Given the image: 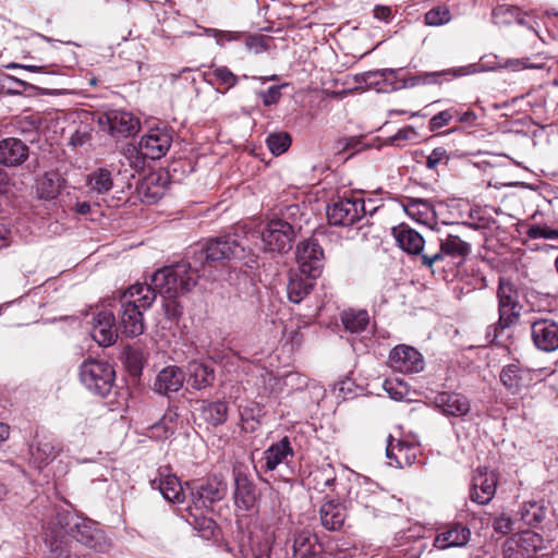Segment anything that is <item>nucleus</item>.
Here are the masks:
<instances>
[{
  "instance_id": "obj_1",
  "label": "nucleus",
  "mask_w": 558,
  "mask_h": 558,
  "mask_svg": "<svg viewBox=\"0 0 558 558\" xmlns=\"http://www.w3.org/2000/svg\"><path fill=\"white\" fill-rule=\"evenodd\" d=\"M155 302L151 287L135 283L123 291L118 300L120 328L126 337H137L145 330L143 314Z\"/></svg>"
},
{
  "instance_id": "obj_2",
  "label": "nucleus",
  "mask_w": 558,
  "mask_h": 558,
  "mask_svg": "<svg viewBox=\"0 0 558 558\" xmlns=\"http://www.w3.org/2000/svg\"><path fill=\"white\" fill-rule=\"evenodd\" d=\"M197 272L190 263L180 262L156 270L150 283L145 286L151 287L155 298L160 294L165 299L174 300L192 291L197 283Z\"/></svg>"
},
{
  "instance_id": "obj_3",
  "label": "nucleus",
  "mask_w": 558,
  "mask_h": 558,
  "mask_svg": "<svg viewBox=\"0 0 558 558\" xmlns=\"http://www.w3.org/2000/svg\"><path fill=\"white\" fill-rule=\"evenodd\" d=\"M243 233L244 240L252 244L262 241L264 244H289L296 235L295 228L281 219H272L268 222H259L254 226L236 227L235 238H213L207 244H240L239 234Z\"/></svg>"
},
{
  "instance_id": "obj_4",
  "label": "nucleus",
  "mask_w": 558,
  "mask_h": 558,
  "mask_svg": "<svg viewBox=\"0 0 558 558\" xmlns=\"http://www.w3.org/2000/svg\"><path fill=\"white\" fill-rule=\"evenodd\" d=\"M114 378V369L108 362L88 360L80 366L81 383L96 396L106 397L113 387Z\"/></svg>"
},
{
  "instance_id": "obj_5",
  "label": "nucleus",
  "mask_w": 558,
  "mask_h": 558,
  "mask_svg": "<svg viewBox=\"0 0 558 558\" xmlns=\"http://www.w3.org/2000/svg\"><path fill=\"white\" fill-rule=\"evenodd\" d=\"M227 494V483L221 475H213L190 485L191 504L195 510H208Z\"/></svg>"
},
{
  "instance_id": "obj_6",
  "label": "nucleus",
  "mask_w": 558,
  "mask_h": 558,
  "mask_svg": "<svg viewBox=\"0 0 558 558\" xmlns=\"http://www.w3.org/2000/svg\"><path fill=\"white\" fill-rule=\"evenodd\" d=\"M553 371L547 368L531 369L522 367L518 363L505 365L499 374L501 384L511 392L518 393L523 388L532 385L534 380H542V376H548Z\"/></svg>"
},
{
  "instance_id": "obj_7",
  "label": "nucleus",
  "mask_w": 558,
  "mask_h": 558,
  "mask_svg": "<svg viewBox=\"0 0 558 558\" xmlns=\"http://www.w3.org/2000/svg\"><path fill=\"white\" fill-rule=\"evenodd\" d=\"M365 213V204L361 197L340 198L327 207L328 221L335 226L353 225Z\"/></svg>"
},
{
  "instance_id": "obj_8",
  "label": "nucleus",
  "mask_w": 558,
  "mask_h": 558,
  "mask_svg": "<svg viewBox=\"0 0 558 558\" xmlns=\"http://www.w3.org/2000/svg\"><path fill=\"white\" fill-rule=\"evenodd\" d=\"M172 144V131L166 126L151 128L141 137L138 147L141 154L156 160L167 154Z\"/></svg>"
},
{
  "instance_id": "obj_9",
  "label": "nucleus",
  "mask_w": 558,
  "mask_h": 558,
  "mask_svg": "<svg viewBox=\"0 0 558 558\" xmlns=\"http://www.w3.org/2000/svg\"><path fill=\"white\" fill-rule=\"evenodd\" d=\"M92 337L101 347L113 344L119 336V328L112 310L104 306L93 314Z\"/></svg>"
},
{
  "instance_id": "obj_10",
  "label": "nucleus",
  "mask_w": 558,
  "mask_h": 558,
  "mask_svg": "<svg viewBox=\"0 0 558 558\" xmlns=\"http://www.w3.org/2000/svg\"><path fill=\"white\" fill-rule=\"evenodd\" d=\"M390 367L402 374L418 373L424 369V359L413 347L399 344L389 354Z\"/></svg>"
},
{
  "instance_id": "obj_11",
  "label": "nucleus",
  "mask_w": 558,
  "mask_h": 558,
  "mask_svg": "<svg viewBox=\"0 0 558 558\" xmlns=\"http://www.w3.org/2000/svg\"><path fill=\"white\" fill-rule=\"evenodd\" d=\"M497 478L493 471L478 468L472 478L470 497L478 505L488 504L496 493Z\"/></svg>"
},
{
  "instance_id": "obj_12",
  "label": "nucleus",
  "mask_w": 558,
  "mask_h": 558,
  "mask_svg": "<svg viewBox=\"0 0 558 558\" xmlns=\"http://www.w3.org/2000/svg\"><path fill=\"white\" fill-rule=\"evenodd\" d=\"M420 452L417 446L395 439L391 435L387 438L386 457L389 460V465L396 468H405L412 465Z\"/></svg>"
},
{
  "instance_id": "obj_13",
  "label": "nucleus",
  "mask_w": 558,
  "mask_h": 558,
  "mask_svg": "<svg viewBox=\"0 0 558 558\" xmlns=\"http://www.w3.org/2000/svg\"><path fill=\"white\" fill-rule=\"evenodd\" d=\"M531 336L534 345L544 352H554L558 349V324L550 319H538L531 326Z\"/></svg>"
},
{
  "instance_id": "obj_14",
  "label": "nucleus",
  "mask_w": 558,
  "mask_h": 558,
  "mask_svg": "<svg viewBox=\"0 0 558 558\" xmlns=\"http://www.w3.org/2000/svg\"><path fill=\"white\" fill-rule=\"evenodd\" d=\"M471 538L470 529L460 522H452L438 530L434 546L438 549L464 547Z\"/></svg>"
},
{
  "instance_id": "obj_15",
  "label": "nucleus",
  "mask_w": 558,
  "mask_h": 558,
  "mask_svg": "<svg viewBox=\"0 0 558 558\" xmlns=\"http://www.w3.org/2000/svg\"><path fill=\"white\" fill-rule=\"evenodd\" d=\"M29 156V147L20 138L5 137L0 141V165L15 168L23 165Z\"/></svg>"
},
{
  "instance_id": "obj_16",
  "label": "nucleus",
  "mask_w": 558,
  "mask_h": 558,
  "mask_svg": "<svg viewBox=\"0 0 558 558\" xmlns=\"http://www.w3.org/2000/svg\"><path fill=\"white\" fill-rule=\"evenodd\" d=\"M405 252L412 255H421L422 262L424 265L430 267L433 264L442 260L445 258H450L451 260L447 264L449 265H460L464 256L469 253V246H440L439 252L433 254V256H427L422 254L424 246H400Z\"/></svg>"
},
{
  "instance_id": "obj_17",
  "label": "nucleus",
  "mask_w": 558,
  "mask_h": 558,
  "mask_svg": "<svg viewBox=\"0 0 558 558\" xmlns=\"http://www.w3.org/2000/svg\"><path fill=\"white\" fill-rule=\"evenodd\" d=\"M295 255L301 274L311 279L320 276L324 259L322 246H298Z\"/></svg>"
},
{
  "instance_id": "obj_18",
  "label": "nucleus",
  "mask_w": 558,
  "mask_h": 558,
  "mask_svg": "<svg viewBox=\"0 0 558 558\" xmlns=\"http://www.w3.org/2000/svg\"><path fill=\"white\" fill-rule=\"evenodd\" d=\"M434 403L447 416L461 417L471 410L470 400L457 392H441L435 397Z\"/></svg>"
},
{
  "instance_id": "obj_19",
  "label": "nucleus",
  "mask_w": 558,
  "mask_h": 558,
  "mask_svg": "<svg viewBox=\"0 0 558 558\" xmlns=\"http://www.w3.org/2000/svg\"><path fill=\"white\" fill-rule=\"evenodd\" d=\"M105 119L112 135L129 136L135 134L140 129V120L128 111L111 110L105 114Z\"/></svg>"
},
{
  "instance_id": "obj_20",
  "label": "nucleus",
  "mask_w": 558,
  "mask_h": 558,
  "mask_svg": "<svg viewBox=\"0 0 558 558\" xmlns=\"http://www.w3.org/2000/svg\"><path fill=\"white\" fill-rule=\"evenodd\" d=\"M150 484L153 488L158 489L162 497L170 502L180 504L185 499L183 486L173 474L160 472L159 477L154 478Z\"/></svg>"
},
{
  "instance_id": "obj_21",
  "label": "nucleus",
  "mask_w": 558,
  "mask_h": 558,
  "mask_svg": "<svg viewBox=\"0 0 558 558\" xmlns=\"http://www.w3.org/2000/svg\"><path fill=\"white\" fill-rule=\"evenodd\" d=\"M404 211L417 222L432 225L436 222V210L432 201L421 197H407L402 203Z\"/></svg>"
},
{
  "instance_id": "obj_22",
  "label": "nucleus",
  "mask_w": 558,
  "mask_h": 558,
  "mask_svg": "<svg viewBox=\"0 0 558 558\" xmlns=\"http://www.w3.org/2000/svg\"><path fill=\"white\" fill-rule=\"evenodd\" d=\"M294 451L288 437L272 444L264 451V461L266 471H275L280 464H288L292 459Z\"/></svg>"
},
{
  "instance_id": "obj_23",
  "label": "nucleus",
  "mask_w": 558,
  "mask_h": 558,
  "mask_svg": "<svg viewBox=\"0 0 558 558\" xmlns=\"http://www.w3.org/2000/svg\"><path fill=\"white\" fill-rule=\"evenodd\" d=\"M185 376L178 366H168L159 372L155 380V390L159 393L177 392L184 384Z\"/></svg>"
},
{
  "instance_id": "obj_24",
  "label": "nucleus",
  "mask_w": 558,
  "mask_h": 558,
  "mask_svg": "<svg viewBox=\"0 0 558 558\" xmlns=\"http://www.w3.org/2000/svg\"><path fill=\"white\" fill-rule=\"evenodd\" d=\"M322 525L329 531H339L345 520L344 507L332 500L322 505L319 510Z\"/></svg>"
},
{
  "instance_id": "obj_25",
  "label": "nucleus",
  "mask_w": 558,
  "mask_h": 558,
  "mask_svg": "<svg viewBox=\"0 0 558 558\" xmlns=\"http://www.w3.org/2000/svg\"><path fill=\"white\" fill-rule=\"evenodd\" d=\"M514 544L524 558H532L534 555L547 549V542L544 537L533 531L522 532Z\"/></svg>"
},
{
  "instance_id": "obj_26",
  "label": "nucleus",
  "mask_w": 558,
  "mask_h": 558,
  "mask_svg": "<svg viewBox=\"0 0 558 558\" xmlns=\"http://www.w3.org/2000/svg\"><path fill=\"white\" fill-rule=\"evenodd\" d=\"M197 410L205 422L213 426H218L227 421L229 409L226 401L203 400Z\"/></svg>"
},
{
  "instance_id": "obj_27",
  "label": "nucleus",
  "mask_w": 558,
  "mask_h": 558,
  "mask_svg": "<svg viewBox=\"0 0 558 558\" xmlns=\"http://www.w3.org/2000/svg\"><path fill=\"white\" fill-rule=\"evenodd\" d=\"M318 541L310 531L299 532L293 542L294 558H317L319 556Z\"/></svg>"
},
{
  "instance_id": "obj_28",
  "label": "nucleus",
  "mask_w": 558,
  "mask_h": 558,
  "mask_svg": "<svg viewBox=\"0 0 558 558\" xmlns=\"http://www.w3.org/2000/svg\"><path fill=\"white\" fill-rule=\"evenodd\" d=\"M313 280L307 276L305 279L302 278L296 271H290L287 286L288 299L295 304L301 303L313 290Z\"/></svg>"
},
{
  "instance_id": "obj_29",
  "label": "nucleus",
  "mask_w": 558,
  "mask_h": 558,
  "mask_svg": "<svg viewBox=\"0 0 558 558\" xmlns=\"http://www.w3.org/2000/svg\"><path fill=\"white\" fill-rule=\"evenodd\" d=\"M189 383L194 389H205L215 381V371L207 364L194 361L189 364Z\"/></svg>"
},
{
  "instance_id": "obj_30",
  "label": "nucleus",
  "mask_w": 558,
  "mask_h": 558,
  "mask_svg": "<svg viewBox=\"0 0 558 558\" xmlns=\"http://www.w3.org/2000/svg\"><path fill=\"white\" fill-rule=\"evenodd\" d=\"M521 310L522 305L498 304L499 319L496 325H493L488 328V336H490L493 331V340H495L499 336V330H504L517 324L521 314Z\"/></svg>"
},
{
  "instance_id": "obj_31",
  "label": "nucleus",
  "mask_w": 558,
  "mask_h": 558,
  "mask_svg": "<svg viewBox=\"0 0 558 558\" xmlns=\"http://www.w3.org/2000/svg\"><path fill=\"white\" fill-rule=\"evenodd\" d=\"M61 191V178L57 172H46L36 182V195L40 199L52 201Z\"/></svg>"
},
{
  "instance_id": "obj_32",
  "label": "nucleus",
  "mask_w": 558,
  "mask_h": 558,
  "mask_svg": "<svg viewBox=\"0 0 558 558\" xmlns=\"http://www.w3.org/2000/svg\"><path fill=\"white\" fill-rule=\"evenodd\" d=\"M59 452V446L51 441H38L29 447L31 460L38 468L48 464L58 456Z\"/></svg>"
},
{
  "instance_id": "obj_33",
  "label": "nucleus",
  "mask_w": 558,
  "mask_h": 558,
  "mask_svg": "<svg viewBox=\"0 0 558 558\" xmlns=\"http://www.w3.org/2000/svg\"><path fill=\"white\" fill-rule=\"evenodd\" d=\"M521 520L531 526H538L547 515V508L542 501L524 502L519 511Z\"/></svg>"
},
{
  "instance_id": "obj_34",
  "label": "nucleus",
  "mask_w": 558,
  "mask_h": 558,
  "mask_svg": "<svg viewBox=\"0 0 558 558\" xmlns=\"http://www.w3.org/2000/svg\"><path fill=\"white\" fill-rule=\"evenodd\" d=\"M234 485L235 501H241L246 509L250 508L255 500L254 485L242 472L234 473Z\"/></svg>"
},
{
  "instance_id": "obj_35",
  "label": "nucleus",
  "mask_w": 558,
  "mask_h": 558,
  "mask_svg": "<svg viewBox=\"0 0 558 558\" xmlns=\"http://www.w3.org/2000/svg\"><path fill=\"white\" fill-rule=\"evenodd\" d=\"M341 323L344 329L351 333H359L365 330L369 317L366 311L348 310L341 313Z\"/></svg>"
},
{
  "instance_id": "obj_36",
  "label": "nucleus",
  "mask_w": 558,
  "mask_h": 558,
  "mask_svg": "<svg viewBox=\"0 0 558 558\" xmlns=\"http://www.w3.org/2000/svg\"><path fill=\"white\" fill-rule=\"evenodd\" d=\"M493 20L496 24L508 25L513 22L524 24V14L515 5L499 4L493 10Z\"/></svg>"
},
{
  "instance_id": "obj_37",
  "label": "nucleus",
  "mask_w": 558,
  "mask_h": 558,
  "mask_svg": "<svg viewBox=\"0 0 558 558\" xmlns=\"http://www.w3.org/2000/svg\"><path fill=\"white\" fill-rule=\"evenodd\" d=\"M87 185L92 192L99 195L107 194L113 187L111 172L105 168L97 169L87 177Z\"/></svg>"
},
{
  "instance_id": "obj_38",
  "label": "nucleus",
  "mask_w": 558,
  "mask_h": 558,
  "mask_svg": "<svg viewBox=\"0 0 558 558\" xmlns=\"http://www.w3.org/2000/svg\"><path fill=\"white\" fill-rule=\"evenodd\" d=\"M177 414L166 413L157 423L150 427V437L156 439H167L175 429Z\"/></svg>"
},
{
  "instance_id": "obj_39",
  "label": "nucleus",
  "mask_w": 558,
  "mask_h": 558,
  "mask_svg": "<svg viewBox=\"0 0 558 558\" xmlns=\"http://www.w3.org/2000/svg\"><path fill=\"white\" fill-rule=\"evenodd\" d=\"M190 515L193 518L191 524L195 530L201 532L202 537L210 538L214 535L216 523L214 520L204 515L205 510H195L193 506H190Z\"/></svg>"
},
{
  "instance_id": "obj_40",
  "label": "nucleus",
  "mask_w": 558,
  "mask_h": 558,
  "mask_svg": "<svg viewBox=\"0 0 558 558\" xmlns=\"http://www.w3.org/2000/svg\"><path fill=\"white\" fill-rule=\"evenodd\" d=\"M480 71H481V69L477 64H469V65H464V66L447 69L441 72L425 73L423 82L428 83V84L438 83L437 77L441 76V75L460 77V76H466V75H471L474 73H478Z\"/></svg>"
},
{
  "instance_id": "obj_41",
  "label": "nucleus",
  "mask_w": 558,
  "mask_h": 558,
  "mask_svg": "<svg viewBox=\"0 0 558 558\" xmlns=\"http://www.w3.org/2000/svg\"><path fill=\"white\" fill-rule=\"evenodd\" d=\"M397 244H423V236L407 223H400L391 229Z\"/></svg>"
},
{
  "instance_id": "obj_42",
  "label": "nucleus",
  "mask_w": 558,
  "mask_h": 558,
  "mask_svg": "<svg viewBox=\"0 0 558 558\" xmlns=\"http://www.w3.org/2000/svg\"><path fill=\"white\" fill-rule=\"evenodd\" d=\"M231 246H202L197 253L199 260H205L207 264L230 259Z\"/></svg>"
},
{
  "instance_id": "obj_43",
  "label": "nucleus",
  "mask_w": 558,
  "mask_h": 558,
  "mask_svg": "<svg viewBox=\"0 0 558 558\" xmlns=\"http://www.w3.org/2000/svg\"><path fill=\"white\" fill-rule=\"evenodd\" d=\"M266 144L274 155L280 156L291 146V136L287 132L271 133L267 136Z\"/></svg>"
},
{
  "instance_id": "obj_44",
  "label": "nucleus",
  "mask_w": 558,
  "mask_h": 558,
  "mask_svg": "<svg viewBox=\"0 0 558 558\" xmlns=\"http://www.w3.org/2000/svg\"><path fill=\"white\" fill-rule=\"evenodd\" d=\"M497 296L498 304L521 305L519 303V294L514 286L504 278H500L499 280Z\"/></svg>"
},
{
  "instance_id": "obj_45",
  "label": "nucleus",
  "mask_w": 558,
  "mask_h": 558,
  "mask_svg": "<svg viewBox=\"0 0 558 558\" xmlns=\"http://www.w3.org/2000/svg\"><path fill=\"white\" fill-rule=\"evenodd\" d=\"M424 20L426 25L440 26L447 24L451 20V13L447 7L439 5L427 11Z\"/></svg>"
},
{
  "instance_id": "obj_46",
  "label": "nucleus",
  "mask_w": 558,
  "mask_h": 558,
  "mask_svg": "<svg viewBox=\"0 0 558 558\" xmlns=\"http://www.w3.org/2000/svg\"><path fill=\"white\" fill-rule=\"evenodd\" d=\"M205 33L207 36L214 37L217 45L220 47H223L227 43L240 41L244 37L243 32L221 31L217 28H206Z\"/></svg>"
},
{
  "instance_id": "obj_47",
  "label": "nucleus",
  "mask_w": 558,
  "mask_h": 558,
  "mask_svg": "<svg viewBox=\"0 0 558 558\" xmlns=\"http://www.w3.org/2000/svg\"><path fill=\"white\" fill-rule=\"evenodd\" d=\"M526 234L531 240H557L558 228H551L546 225H533L529 227Z\"/></svg>"
},
{
  "instance_id": "obj_48",
  "label": "nucleus",
  "mask_w": 558,
  "mask_h": 558,
  "mask_svg": "<svg viewBox=\"0 0 558 558\" xmlns=\"http://www.w3.org/2000/svg\"><path fill=\"white\" fill-rule=\"evenodd\" d=\"M211 75L221 84L226 87V89H230L232 87H234L238 83H239V80L240 77L238 75H235L228 66L226 65H220V66H216L213 72H211Z\"/></svg>"
},
{
  "instance_id": "obj_49",
  "label": "nucleus",
  "mask_w": 558,
  "mask_h": 558,
  "mask_svg": "<svg viewBox=\"0 0 558 558\" xmlns=\"http://www.w3.org/2000/svg\"><path fill=\"white\" fill-rule=\"evenodd\" d=\"M458 114V109L449 108L435 114L428 123V129L435 132L450 123V121Z\"/></svg>"
},
{
  "instance_id": "obj_50",
  "label": "nucleus",
  "mask_w": 558,
  "mask_h": 558,
  "mask_svg": "<svg viewBox=\"0 0 558 558\" xmlns=\"http://www.w3.org/2000/svg\"><path fill=\"white\" fill-rule=\"evenodd\" d=\"M417 132L413 126H404L400 129L395 135L389 137V143L396 146H402L407 142L416 141Z\"/></svg>"
},
{
  "instance_id": "obj_51",
  "label": "nucleus",
  "mask_w": 558,
  "mask_h": 558,
  "mask_svg": "<svg viewBox=\"0 0 558 558\" xmlns=\"http://www.w3.org/2000/svg\"><path fill=\"white\" fill-rule=\"evenodd\" d=\"M384 389L388 392L391 399L402 400L408 392V387L401 381L387 379L384 383Z\"/></svg>"
},
{
  "instance_id": "obj_52",
  "label": "nucleus",
  "mask_w": 558,
  "mask_h": 558,
  "mask_svg": "<svg viewBox=\"0 0 558 558\" xmlns=\"http://www.w3.org/2000/svg\"><path fill=\"white\" fill-rule=\"evenodd\" d=\"M245 46L250 50H254L255 52H260L267 49V38L262 35H245L243 39Z\"/></svg>"
},
{
  "instance_id": "obj_53",
  "label": "nucleus",
  "mask_w": 558,
  "mask_h": 558,
  "mask_svg": "<svg viewBox=\"0 0 558 558\" xmlns=\"http://www.w3.org/2000/svg\"><path fill=\"white\" fill-rule=\"evenodd\" d=\"M281 87L282 86H270L267 90L258 93V96L262 98L264 106H272L280 100Z\"/></svg>"
},
{
  "instance_id": "obj_54",
  "label": "nucleus",
  "mask_w": 558,
  "mask_h": 558,
  "mask_svg": "<svg viewBox=\"0 0 558 558\" xmlns=\"http://www.w3.org/2000/svg\"><path fill=\"white\" fill-rule=\"evenodd\" d=\"M447 159V151L442 147L433 149L426 159V166L429 169H435L440 162Z\"/></svg>"
},
{
  "instance_id": "obj_55",
  "label": "nucleus",
  "mask_w": 558,
  "mask_h": 558,
  "mask_svg": "<svg viewBox=\"0 0 558 558\" xmlns=\"http://www.w3.org/2000/svg\"><path fill=\"white\" fill-rule=\"evenodd\" d=\"M493 527L497 533L508 534L512 530V521L509 517L502 514L500 517L495 518L493 522Z\"/></svg>"
},
{
  "instance_id": "obj_56",
  "label": "nucleus",
  "mask_w": 558,
  "mask_h": 558,
  "mask_svg": "<svg viewBox=\"0 0 558 558\" xmlns=\"http://www.w3.org/2000/svg\"><path fill=\"white\" fill-rule=\"evenodd\" d=\"M391 15V9L385 5H376L374 9V16L380 21H388Z\"/></svg>"
},
{
  "instance_id": "obj_57",
  "label": "nucleus",
  "mask_w": 558,
  "mask_h": 558,
  "mask_svg": "<svg viewBox=\"0 0 558 558\" xmlns=\"http://www.w3.org/2000/svg\"><path fill=\"white\" fill-rule=\"evenodd\" d=\"M508 63H509V65H511L513 68H518L519 65L524 69H541L542 68V65H539V64L530 63L527 58L510 60Z\"/></svg>"
},
{
  "instance_id": "obj_58",
  "label": "nucleus",
  "mask_w": 558,
  "mask_h": 558,
  "mask_svg": "<svg viewBox=\"0 0 558 558\" xmlns=\"http://www.w3.org/2000/svg\"><path fill=\"white\" fill-rule=\"evenodd\" d=\"M456 117H457L459 122H461V123H470V124L474 123L475 120L477 119L476 113L474 111H472V110H468V111L462 112V113H460L458 111V114H456Z\"/></svg>"
},
{
  "instance_id": "obj_59",
  "label": "nucleus",
  "mask_w": 558,
  "mask_h": 558,
  "mask_svg": "<svg viewBox=\"0 0 558 558\" xmlns=\"http://www.w3.org/2000/svg\"><path fill=\"white\" fill-rule=\"evenodd\" d=\"M73 210L80 215H87L90 213V204L86 201H84V202L77 201L73 206Z\"/></svg>"
},
{
  "instance_id": "obj_60",
  "label": "nucleus",
  "mask_w": 558,
  "mask_h": 558,
  "mask_svg": "<svg viewBox=\"0 0 558 558\" xmlns=\"http://www.w3.org/2000/svg\"><path fill=\"white\" fill-rule=\"evenodd\" d=\"M9 185L8 173L0 168V193L5 192Z\"/></svg>"
},
{
  "instance_id": "obj_61",
  "label": "nucleus",
  "mask_w": 558,
  "mask_h": 558,
  "mask_svg": "<svg viewBox=\"0 0 558 558\" xmlns=\"http://www.w3.org/2000/svg\"><path fill=\"white\" fill-rule=\"evenodd\" d=\"M10 427L8 424L0 422V444L9 438Z\"/></svg>"
},
{
  "instance_id": "obj_62",
  "label": "nucleus",
  "mask_w": 558,
  "mask_h": 558,
  "mask_svg": "<svg viewBox=\"0 0 558 558\" xmlns=\"http://www.w3.org/2000/svg\"><path fill=\"white\" fill-rule=\"evenodd\" d=\"M166 313L169 318H173L179 315L178 306L177 304H166Z\"/></svg>"
},
{
  "instance_id": "obj_63",
  "label": "nucleus",
  "mask_w": 558,
  "mask_h": 558,
  "mask_svg": "<svg viewBox=\"0 0 558 558\" xmlns=\"http://www.w3.org/2000/svg\"><path fill=\"white\" fill-rule=\"evenodd\" d=\"M396 73V70H392V69H384V70H380V71H376L374 73H369L368 75H373V76H381V77H387L388 75H393Z\"/></svg>"
},
{
  "instance_id": "obj_64",
  "label": "nucleus",
  "mask_w": 558,
  "mask_h": 558,
  "mask_svg": "<svg viewBox=\"0 0 558 558\" xmlns=\"http://www.w3.org/2000/svg\"><path fill=\"white\" fill-rule=\"evenodd\" d=\"M10 231L7 229L5 225L0 223V241H9Z\"/></svg>"
}]
</instances>
